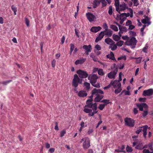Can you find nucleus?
Returning a JSON list of instances; mask_svg holds the SVG:
<instances>
[{
	"instance_id": "1",
	"label": "nucleus",
	"mask_w": 153,
	"mask_h": 153,
	"mask_svg": "<svg viewBox=\"0 0 153 153\" xmlns=\"http://www.w3.org/2000/svg\"><path fill=\"white\" fill-rule=\"evenodd\" d=\"M97 105L96 102H93L92 98H90L87 100L84 108L83 111L86 113H88L89 117H93L95 114L98 112L97 110Z\"/></svg>"
},
{
	"instance_id": "2",
	"label": "nucleus",
	"mask_w": 153,
	"mask_h": 153,
	"mask_svg": "<svg viewBox=\"0 0 153 153\" xmlns=\"http://www.w3.org/2000/svg\"><path fill=\"white\" fill-rule=\"evenodd\" d=\"M103 94V92L101 89L94 88L92 90L91 95L89 97V98L92 99L93 96L95 95L96 97L94 99L95 101L97 102H99L103 98L104 96L102 94Z\"/></svg>"
},
{
	"instance_id": "3",
	"label": "nucleus",
	"mask_w": 153,
	"mask_h": 153,
	"mask_svg": "<svg viewBox=\"0 0 153 153\" xmlns=\"http://www.w3.org/2000/svg\"><path fill=\"white\" fill-rule=\"evenodd\" d=\"M123 10H116L118 13L116 14V19L118 21L120 20V23L121 25H122L123 22L126 19V16L123 13H120V11Z\"/></svg>"
},
{
	"instance_id": "4",
	"label": "nucleus",
	"mask_w": 153,
	"mask_h": 153,
	"mask_svg": "<svg viewBox=\"0 0 153 153\" xmlns=\"http://www.w3.org/2000/svg\"><path fill=\"white\" fill-rule=\"evenodd\" d=\"M123 10H116L118 13L116 14V19L118 21L120 20V23L121 25H122L123 22L126 19V16L123 13H120V11Z\"/></svg>"
},
{
	"instance_id": "5",
	"label": "nucleus",
	"mask_w": 153,
	"mask_h": 153,
	"mask_svg": "<svg viewBox=\"0 0 153 153\" xmlns=\"http://www.w3.org/2000/svg\"><path fill=\"white\" fill-rule=\"evenodd\" d=\"M137 41L136 38L134 37L129 38L128 40L126 41L124 43L126 45L128 46H131L132 48L135 47Z\"/></svg>"
},
{
	"instance_id": "6",
	"label": "nucleus",
	"mask_w": 153,
	"mask_h": 153,
	"mask_svg": "<svg viewBox=\"0 0 153 153\" xmlns=\"http://www.w3.org/2000/svg\"><path fill=\"white\" fill-rule=\"evenodd\" d=\"M148 128V126L147 125L143 126L141 127H140L136 131L135 133L137 134H139L142 131L143 132V136L146 139L147 135V131Z\"/></svg>"
},
{
	"instance_id": "7",
	"label": "nucleus",
	"mask_w": 153,
	"mask_h": 153,
	"mask_svg": "<svg viewBox=\"0 0 153 153\" xmlns=\"http://www.w3.org/2000/svg\"><path fill=\"white\" fill-rule=\"evenodd\" d=\"M124 122L125 125L130 127H133L135 125V120L131 118H125Z\"/></svg>"
},
{
	"instance_id": "8",
	"label": "nucleus",
	"mask_w": 153,
	"mask_h": 153,
	"mask_svg": "<svg viewBox=\"0 0 153 153\" xmlns=\"http://www.w3.org/2000/svg\"><path fill=\"white\" fill-rule=\"evenodd\" d=\"M83 141V147L84 149H87L90 146V143L89 139L87 137L82 138L80 141V143Z\"/></svg>"
},
{
	"instance_id": "9",
	"label": "nucleus",
	"mask_w": 153,
	"mask_h": 153,
	"mask_svg": "<svg viewBox=\"0 0 153 153\" xmlns=\"http://www.w3.org/2000/svg\"><path fill=\"white\" fill-rule=\"evenodd\" d=\"M82 80L80 81V79L78 77L76 74H75L74 76V77L73 80L72 82V85L75 88H76L79 83H81Z\"/></svg>"
},
{
	"instance_id": "10",
	"label": "nucleus",
	"mask_w": 153,
	"mask_h": 153,
	"mask_svg": "<svg viewBox=\"0 0 153 153\" xmlns=\"http://www.w3.org/2000/svg\"><path fill=\"white\" fill-rule=\"evenodd\" d=\"M115 65L116 64H114V67L115 68V69L113 71H111L108 74V77L110 79H114L116 75L118 72V69L117 67H115Z\"/></svg>"
},
{
	"instance_id": "11",
	"label": "nucleus",
	"mask_w": 153,
	"mask_h": 153,
	"mask_svg": "<svg viewBox=\"0 0 153 153\" xmlns=\"http://www.w3.org/2000/svg\"><path fill=\"white\" fill-rule=\"evenodd\" d=\"M86 16L87 19L90 22L95 21L96 19L95 16L91 13H87Z\"/></svg>"
},
{
	"instance_id": "12",
	"label": "nucleus",
	"mask_w": 153,
	"mask_h": 153,
	"mask_svg": "<svg viewBox=\"0 0 153 153\" xmlns=\"http://www.w3.org/2000/svg\"><path fill=\"white\" fill-rule=\"evenodd\" d=\"M77 73L79 74V77L82 78H86L88 76V74L86 72L81 70L77 71Z\"/></svg>"
},
{
	"instance_id": "13",
	"label": "nucleus",
	"mask_w": 153,
	"mask_h": 153,
	"mask_svg": "<svg viewBox=\"0 0 153 153\" xmlns=\"http://www.w3.org/2000/svg\"><path fill=\"white\" fill-rule=\"evenodd\" d=\"M153 94V89L151 88L143 91V95L144 96H148L152 95Z\"/></svg>"
},
{
	"instance_id": "14",
	"label": "nucleus",
	"mask_w": 153,
	"mask_h": 153,
	"mask_svg": "<svg viewBox=\"0 0 153 153\" xmlns=\"http://www.w3.org/2000/svg\"><path fill=\"white\" fill-rule=\"evenodd\" d=\"M88 80H90V82L91 83L93 82H96L98 77L96 74H93L90 75L88 77Z\"/></svg>"
},
{
	"instance_id": "15",
	"label": "nucleus",
	"mask_w": 153,
	"mask_h": 153,
	"mask_svg": "<svg viewBox=\"0 0 153 153\" xmlns=\"http://www.w3.org/2000/svg\"><path fill=\"white\" fill-rule=\"evenodd\" d=\"M111 84L112 85L114 88H117L118 87H121V84L120 82L117 80L112 81L111 82Z\"/></svg>"
},
{
	"instance_id": "16",
	"label": "nucleus",
	"mask_w": 153,
	"mask_h": 153,
	"mask_svg": "<svg viewBox=\"0 0 153 153\" xmlns=\"http://www.w3.org/2000/svg\"><path fill=\"white\" fill-rule=\"evenodd\" d=\"M76 93L78 94V96L80 97L84 98L87 95V93L86 91L83 90H81L79 92L76 91Z\"/></svg>"
},
{
	"instance_id": "17",
	"label": "nucleus",
	"mask_w": 153,
	"mask_h": 153,
	"mask_svg": "<svg viewBox=\"0 0 153 153\" xmlns=\"http://www.w3.org/2000/svg\"><path fill=\"white\" fill-rule=\"evenodd\" d=\"M152 143H151L149 144V147L151 150L150 152L148 149H144L143 151V153H153V148H152Z\"/></svg>"
},
{
	"instance_id": "18",
	"label": "nucleus",
	"mask_w": 153,
	"mask_h": 153,
	"mask_svg": "<svg viewBox=\"0 0 153 153\" xmlns=\"http://www.w3.org/2000/svg\"><path fill=\"white\" fill-rule=\"evenodd\" d=\"M137 106L138 108L140 111H142L143 110V108L145 109L148 108V107L147 105L145 103H141V104H137Z\"/></svg>"
},
{
	"instance_id": "19",
	"label": "nucleus",
	"mask_w": 153,
	"mask_h": 153,
	"mask_svg": "<svg viewBox=\"0 0 153 153\" xmlns=\"http://www.w3.org/2000/svg\"><path fill=\"white\" fill-rule=\"evenodd\" d=\"M103 32L104 31H101L100 33L98 36L97 37L95 40V42H98L103 38L105 35V33H103Z\"/></svg>"
},
{
	"instance_id": "20",
	"label": "nucleus",
	"mask_w": 153,
	"mask_h": 153,
	"mask_svg": "<svg viewBox=\"0 0 153 153\" xmlns=\"http://www.w3.org/2000/svg\"><path fill=\"white\" fill-rule=\"evenodd\" d=\"M119 8L120 10H132L131 8H128L127 4L124 2H123L121 4H119Z\"/></svg>"
},
{
	"instance_id": "21",
	"label": "nucleus",
	"mask_w": 153,
	"mask_h": 153,
	"mask_svg": "<svg viewBox=\"0 0 153 153\" xmlns=\"http://www.w3.org/2000/svg\"><path fill=\"white\" fill-rule=\"evenodd\" d=\"M90 56L93 59V60L95 62H98L99 63H100L101 64L104 65V63L100 62L98 60V58H97L94 54L92 53H91L90 54Z\"/></svg>"
},
{
	"instance_id": "22",
	"label": "nucleus",
	"mask_w": 153,
	"mask_h": 153,
	"mask_svg": "<svg viewBox=\"0 0 153 153\" xmlns=\"http://www.w3.org/2000/svg\"><path fill=\"white\" fill-rule=\"evenodd\" d=\"M144 17H145V19H143L142 20V22L143 23L146 24H147V26H148L151 24V22H149V19L147 16H146L145 15L144 16Z\"/></svg>"
},
{
	"instance_id": "23",
	"label": "nucleus",
	"mask_w": 153,
	"mask_h": 153,
	"mask_svg": "<svg viewBox=\"0 0 153 153\" xmlns=\"http://www.w3.org/2000/svg\"><path fill=\"white\" fill-rule=\"evenodd\" d=\"M86 59L85 58H84L83 57L80 58L79 59L75 61V63L76 65L79 64H82L85 62Z\"/></svg>"
},
{
	"instance_id": "24",
	"label": "nucleus",
	"mask_w": 153,
	"mask_h": 153,
	"mask_svg": "<svg viewBox=\"0 0 153 153\" xmlns=\"http://www.w3.org/2000/svg\"><path fill=\"white\" fill-rule=\"evenodd\" d=\"M101 29V27L100 26L93 27L91 28L90 30L92 32L96 33L100 30Z\"/></svg>"
},
{
	"instance_id": "25",
	"label": "nucleus",
	"mask_w": 153,
	"mask_h": 153,
	"mask_svg": "<svg viewBox=\"0 0 153 153\" xmlns=\"http://www.w3.org/2000/svg\"><path fill=\"white\" fill-rule=\"evenodd\" d=\"M82 48L85 50V51L91 52L92 46L91 45H84L83 46Z\"/></svg>"
},
{
	"instance_id": "26",
	"label": "nucleus",
	"mask_w": 153,
	"mask_h": 153,
	"mask_svg": "<svg viewBox=\"0 0 153 153\" xmlns=\"http://www.w3.org/2000/svg\"><path fill=\"white\" fill-rule=\"evenodd\" d=\"M107 58L110 59L112 60L115 61H116V60L114 57V54L113 52H111L109 54H108L106 56Z\"/></svg>"
},
{
	"instance_id": "27",
	"label": "nucleus",
	"mask_w": 153,
	"mask_h": 153,
	"mask_svg": "<svg viewBox=\"0 0 153 153\" xmlns=\"http://www.w3.org/2000/svg\"><path fill=\"white\" fill-rule=\"evenodd\" d=\"M105 42L107 44L110 45L113 44V43H115V42L111 39L109 38L105 39Z\"/></svg>"
},
{
	"instance_id": "28",
	"label": "nucleus",
	"mask_w": 153,
	"mask_h": 153,
	"mask_svg": "<svg viewBox=\"0 0 153 153\" xmlns=\"http://www.w3.org/2000/svg\"><path fill=\"white\" fill-rule=\"evenodd\" d=\"M101 2L100 0H94L93 3V7L94 8H96L99 5Z\"/></svg>"
},
{
	"instance_id": "29",
	"label": "nucleus",
	"mask_w": 153,
	"mask_h": 153,
	"mask_svg": "<svg viewBox=\"0 0 153 153\" xmlns=\"http://www.w3.org/2000/svg\"><path fill=\"white\" fill-rule=\"evenodd\" d=\"M112 34V31L110 29H108L105 32V35L107 36L108 37H110Z\"/></svg>"
},
{
	"instance_id": "30",
	"label": "nucleus",
	"mask_w": 153,
	"mask_h": 153,
	"mask_svg": "<svg viewBox=\"0 0 153 153\" xmlns=\"http://www.w3.org/2000/svg\"><path fill=\"white\" fill-rule=\"evenodd\" d=\"M114 5L116 7V10H120L119 8V0H114Z\"/></svg>"
},
{
	"instance_id": "31",
	"label": "nucleus",
	"mask_w": 153,
	"mask_h": 153,
	"mask_svg": "<svg viewBox=\"0 0 153 153\" xmlns=\"http://www.w3.org/2000/svg\"><path fill=\"white\" fill-rule=\"evenodd\" d=\"M117 46L116 44H115V43H113V44H111L109 48L111 49L112 51H114L117 49Z\"/></svg>"
},
{
	"instance_id": "32",
	"label": "nucleus",
	"mask_w": 153,
	"mask_h": 153,
	"mask_svg": "<svg viewBox=\"0 0 153 153\" xmlns=\"http://www.w3.org/2000/svg\"><path fill=\"white\" fill-rule=\"evenodd\" d=\"M129 13H123L126 16V17L130 16L132 18L133 16V10H130Z\"/></svg>"
},
{
	"instance_id": "33",
	"label": "nucleus",
	"mask_w": 153,
	"mask_h": 153,
	"mask_svg": "<svg viewBox=\"0 0 153 153\" xmlns=\"http://www.w3.org/2000/svg\"><path fill=\"white\" fill-rule=\"evenodd\" d=\"M125 148V146L124 145H122L120 147H119L118 149L115 150V151L117 152H123V150Z\"/></svg>"
},
{
	"instance_id": "34",
	"label": "nucleus",
	"mask_w": 153,
	"mask_h": 153,
	"mask_svg": "<svg viewBox=\"0 0 153 153\" xmlns=\"http://www.w3.org/2000/svg\"><path fill=\"white\" fill-rule=\"evenodd\" d=\"M113 38L114 40L117 42L120 40V37L118 35L114 34L113 35Z\"/></svg>"
},
{
	"instance_id": "35",
	"label": "nucleus",
	"mask_w": 153,
	"mask_h": 153,
	"mask_svg": "<svg viewBox=\"0 0 153 153\" xmlns=\"http://www.w3.org/2000/svg\"><path fill=\"white\" fill-rule=\"evenodd\" d=\"M84 86L85 87L86 89L87 90H88L90 87V84L88 82H85L84 83Z\"/></svg>"
},
{
	"instance_id": "36",
	"label": "nucleus",
	"mask_w": 153,
	"mask_h": 153,
	"mask_svg": "<svg viewBox=\"0 0 153 153\" xmlns=\"http://www.w3.org/2000/svg\"><path fill=\"white\" fill-rule=\"evenodd\" d=\"M119 30H121L122 31L125 32H127L128 30V29L126 27L121 25L119 26Z\"/></svg>"
},
{
	"instance_id": "37",
	"label": "nucleus",
	"mask_w": 153,
	"mask_h": 153,
	"mask_svg": "<svg viewBox=\"0 0 153 153\" xmlns=\"http://www.w3.org/2000/svg\"><path fill=\"white\" fill-rule=\"evenodd\" d=\"M110 28L115 31H117L118 30L117 27L114 25H111Z\"/></svg>"
},
{
	"instance_id": "38",
	"label": "nucleus",
	"mask_w": 153,
	"mask_h": 153,
	"mask_svg": "<svg viewBox=\"0 0 153 153\" xmlns=\"http://www.w3.org/2000/svg\"><path fill=\"white\" fill-rule=\"evenodd\" d=\"M96 82H93L92 83H91L92 85L94 87L97 88H99L100 87V84L99 83L97 82L96 83Z\"/></svg>"
},
{
	"instance_id": "39",
	"label": "nucleus",
	"mask_w": 153,
	"mask_h": 153,
	"mask_svg": "<svg viewBox=\"0 0 153 153\" xmlns=\"http://www.w3.org/2000/svg\"><path fill=\"white\" fill-rule=\"evenodd\" d=\"M124 42L123 41H117V42L116 43V45L117 46L119 47L122 46L124 44Z\"/></svg>"
},
{
	"instance_id": "40",
	"label": "nucleus",
	"mask_w": 153,
	"mask_h": 153,
	"mask_svg": "<svg viewBox=\"0 0 153 153\" xmlns=\"http://www.w3.org/2000/svg\"><path fill=\"white\" fill-rule=\"evenodd\" d=\"M147 108H147V109H145V110L143 111V113H142V115L144 117H146L148 114V111Z\"/></svg>"
},
{
	"instance_id": "41",
	"label": "nucleus",
	"mask_w": 153,
	"mask_h": 153,
	"mask_svg": "<svg viewBox=\"0 0 153 153\" xmlns=\"http://www.w3.org/2000/svg\"><path fill=\"white\" fill-rule=\"evenodd\" d=\"M117 89H116L114 91L115 93L117 94L119 93L122 90V88H121V87H118V88H117Z\"/></svg>"
},
{
	"instance_id": "42",
	"label": "nucleus",
	"mask_w": 153,
	"mask_h": 153,
	"mask_svg": "<svg viewBox=\"0 0 153 153\" xmlns=\"http://www.w3.org/2000/svg\"><path fill=\"white\" fill-rule=\"evenodd\" d=\"M101 1V2L102 3V6L101 7L102 8L103 7L106 6L107 4V2L105 1V0H100Z\"/></svg>"
},
{
	"instance_id": "43",
	"label": "nucleus",
	"mask_w": 153,
	"mask_h": 153,
	"mask_svg": "<svg viewBox=\"0 0 153 153\" xmlns=\"http://www.w3.org/2000/svg\"><path fill=\"white\" fill-rule=\"evenodd\" d=\"M135 148L139 150H142L143 149L142 144H139L137 145L135 147Z\"/></svg>"
},
{
	"instance_id": "44",
	"label": "nucleus",
	"mask_w": 153,
	"mask_h": 153,
	"mask_svg": "<svg viewBox=\"0 0 153 153\" xmlns=\"http://www.w3.org/2000/svg\"><path fill=\"white\" fill-rule=\"evenodd\" d=\"M109 100H103L101 101V102L104 103V104L105 106L107 104H109L110 102H109Z\"/></svg>"
},
{
	"instance_id": "45",
	"label": "nucleus",
	"mask_w": 153,
	"mask_h": 153,
	"mask_svg": "<svg viewBox=\"0 0 153 153\" xmlns=\"http://www.w3.org/2000/svg\"><path fill=\"white\" fill-rule=\"evenodd\" d=\"M103 28L105 29V30H104L103 31H104L103 33H105V32L107 30H108V27L107 24L105 23H104V24L103 25Z\"/></svg>"
},
{
	"instance_id": "46",
	"label": "nucleus",
	"mask_w": 153,
	"mask_h": 153,
	"mask_svg": "<svg viewBox=\"0 0 153 153\" xmlns=\"http://www.w3.org/2000/svg\"><path fill=\"white\" fill-rule=\"evenodd\" d=\"M98 73L100 76H102L104 74L103 70L101 69H99L98 70Z\"/></svg>"
},
{
	"instance_id": "47",
	"label": "nucleus",
	"mask_w": 153,
	"mask_h": 153,
	"mask_svg": "<svg viewBox=\"0 0 153 153\" xmlns=\"http://www.w3.org/2000/svg\"><path fill=\"white\" fill-rule=\"evenodd\" d=\"M134 58L135 59H136V62L137 64H138V63H140L141 62V60L142 59V57H139L138 58Z\"/></svg>"
},
{
	"instance_id": "48",
	"label": "nucleus",
	"mask_w": 153,
	"mask_h": 153,
	"mask_svg": "<svg viewBox=\"0 0 153 153\" xmlns=\"http://www.w3.org/2000/svg\"><path fill=\"white\" fill-rule=\"evenodd\" d=\"M133 2L134 6H137L139 4L138 0H131Z\"/></svg>"
},
{
	"instance_id": "49",
	"label": "nucleus",
	"mask_w": 153,
	"mask_h": 153,
	"mask_svg": "<svg viewBox=\"0 0 153 153\" xmlns=\"http://www.w3.org/2000/svg\"><path fill=\"white\" fill-rule=\"evenodd\" d=\"M126 151L129 152H131L132 151V149L131 147L127 146L126 148Z\"/></svg>"
},
{
	"instance_id": "50",
	"label": "nucleus",
	"mask_w": 153,
	"mask_h": 153,
	"mask_svg": "<svg viewBox=\"0 0 153 153\" xmlns=\"http://www.w3.org/2000/svg\"><path fill=\"white\" fill-rule=\"evenodd\" d=\"M148 48V46L146 45L143 48L142 51L144 53H147V49Z\"/></svg>"
},
{
	"instance_id": "51",
	"label": "nucleus",
	"mask_w": 153,
	"mask_h": 153,
	"mask_svg": "<svg viewBox=\"0 0 153 153\" xmlns=\"http://www.w3.org/2000/svg\"><path fill=\"white\" fill-rule=\"evenodd\" d=\"M105 105L103 104H100L98 107V108L101 110H102L105 107Z\"/></svg>"
},
{
	"instance_id": "52",
	"label": "nucleus",
	"mask_w": 153,
	"mask_h": 153,
	"mask_svg": "<svg viewBox=\"0 0 153 153\" xmlns=\"http://www.w3.org/2000/svg\"><path fill=\"white\" fill-rule=\"evenodd\" d=\"M25 24L27 27H29V19L25 17Z\"/></svg>"
},
{
	"instance_id": "53",
	"label": "nucleus",
	"mask_w": 153,
	"mask_h": 153,
	"mask_svg": "<svg viewBox=\"0 0 153 153\" xmlns=\"http://www.w3.org/2000/svg\"><path fill=\"white\" fill-rule=\"evenodd\" d=\"M66 133V131L65 130H62L60 132V136L61 137H63Z\"/></svg>"
},
{
	"instance_id": "54",
	"label": "nucleus",
	"mask_w": 153,
	"mask_h": 153,
	"mask_svg": "<svg viewBox=\"0 0 153 153\" xmlns=\"http://www.w3.org/2000/svg\"><path fill=\"white\" fill-rule=\"evenodd\" d=\"M95 48L98 51L101 50V48L100 45L98 44H97L95 45Z\"/></svg>"
},
{
	"instance_id": "55",
	"label": "nucleus",
	"mask_w": 153,
	"mask_h": 153,
	"mask_svg": "<svg viewBox=\"0 0 153 153\" xmlns=\"http://www.w3.org/2000/svg\"><path fill=\"white\" fill-rule=\"evenodd\" d=\"M129 34L131 36H136V33L132 31H129Z\"/></svg>"
},
{
	"instance_id": "56",
	"label": "nucleus",
	"mask_w": 153,
	"mask_h": 153,
	"mask_svg": "<svg viewBox=\"0 0 153 153\" xmlns=\"http://www.w3.org/2000/svg\"><path fill=\"white\" fill-rule=\"evenodd\" d=\"M132 24L130 20H128L126 22V26H130Z\"/></svg>"
},
{
	"instance_id": "57",
	"label": "nucleus",
	"mask_w": 153,
	"mask_h": 153,
	"mask_svg": "<svg viewBox=\"0 0 153 153\" xmlns=\"http://www.w3.org/2000/svg\"><path fill=\"white\" fill-rule=\"evenodd\" d=\"M12 81V80H7V81H6L3 82L2 83L3 84H4V85H7L8 83H9L10 82H11Z\"/></svg>"
},
{
	"instance_id": "58",
	"label": "nucleus",
	"mask_w": 153,
	"mask_h": 153,
	"mask_svg": "<svg viewBox=\"0 0 153 153\" xmlns=\"http://www.w3.org/2000/svg\"><path fill=\"white\" fill-rule=\"evenodd\" d=\"M122 38L123 40L127 41L128 40L129 38L127 35H126L123 36L122 37Z\"/></svg>"
},
{
	"instance_id": "59",
	"label": "nucleus",
	"mask_w": 153,
	"mask_h": 153,
	"mask_svg": "<svg viewBox=\"0 0 153 153\" xmlns=\"http://www.w3.org/2000/svg\"><path fill=\"white\" fill-rule=\"evenodd\" d=\"M70 50L73 51L74 48V44L71 43L70 44Z\"/></svg>"
},
{
	"instance_id": "60",
	"label": "nucleus",
	"mask_w": 153,
	"mask_h": 153,
	"mask_svg": "<svg viewBox=\"0 0 153 153\" xmlns=\"http://www.w3.org/2000/svg\"><path fill=\"white\" fill-rule=\"evenodd\" d=\"M122 73L121 72L120 73L119 75V79L118 80V81H119V82L121 81L122 80Z\"/></svg>"
},
{
	"instance_id": "61",
	"label": "nucleus",
	"mask_w": 153,
	"mask_h": 153,
	"mask_svg": "<svg viewBox=\"0 0 153 153\" xmlns=\"http://www.w3.org/2000/svg\"><path fill=\"white\" fill-rule=\"evenodd\" d=\"M56 62V61L54 59H53L52 62V65L53 68H54L55 66Z\"/></svg>"
},
{
	"instance_id": "62",
	"label": "nucleus",
	"mask_w": 153,
	"mask_h": 153,
	"mask_svg": "<svg viewBox=\"0 0 153 153\" xmlns=\"http://www.w3.org/2000/svg\"><path fill=\"white\" fill-rule=\"evenodd\" d=\"M135 27V26L131 24L130 25V26H129V28L128 29V30H132Z\"/></svg>"
},
{
	"instance_id": "63",
	"label": "nucleus",
	"mask_w": 153,
	"mask_h": 153,
	"mask_svg": "<svg viewBox=\"0 0 153 153\" xmlns=\"http://www.w3.org/2000/svg\"><path fill=\"white\" fill-rule=\"evenodd\" d=\"M146 100V98H140L139 99V100L140 102H144Z\"/></svg>"
},
{
	"instance_id": "64",
	"label": "nucleus",
	"mask_w": 153,
	"mask_h": 153,
	"mask_svg": "<svg viewBox=\"0 0 153 153\" xmlns=\"http://www.w3.org/2000/svg\"><path fill=\"white\" fill-rule=\"evenodd\" d=\"M55 151V149L53 148H51L49 150V151L51 152V153H53Z\"/></svg>"
}]
</instances>
